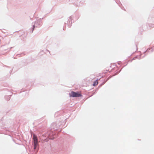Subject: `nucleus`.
I'll list each match as a JSON object with an SVG mask.
<instances>
[{"label":"nucleus","mask_w":154,"mask_h":154,"mask_svg":"<svg viewBox=\"0 0 154 154\" xmlns=\"http://www.w3.org/2000/svg\"><path fill=\"white\" fill-rule=\"evenodd\" d=\"M33 142L34 145V149H35L38 145V140L37 136L35 134L33 135Z\"/></svg>","instance_id":"nucleus-1"},{"label":"nucleus","mask_w":154,"mask_h":154,"mask_svg":"<svg viewBox=\"0 0 154 154\" xmlns=\"http://www.w3.org/2000/svg\"><path fill=\"white\" fill-rule=\"evenodd\" d=\"M70 97H77L81 96L82 95L78 92H75L74 91H72L70 94Z\"/></svg>","instance_id":"nucleus-2"},{"label":"nucleus","mask_w":154,"mask_h":154,"mask_svg":"<svg viewBox=\"0 0 154 154\" xmlns=\"http://www.w3.org/2000/svg\"><path fill=\"white\" fill-rule=\"evenodd\" d=\"M98 80H96V81H95L94 82V83H93V85L94 86H96V85H98Z\"/></svg>","instance_id":"nucleus-3"}]
</instances>
